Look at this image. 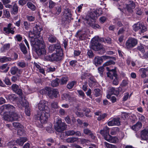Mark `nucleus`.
Instances as JSON below:
<instances>
[{"label": "nucleus", "mask_w": 148, "mask_h": 148, "mask_svg": "<svg viewBox=\"0 0 148 148\" xmlns=\"http://www.w3.org/2000/svg\"><path fill=\"white\" fill-rule=\"evenodd\" d=\"M103 66H102L100 67H99L98 69V70L99 72V73L100 75L101 76H102L103 75V73L104 71V68L103 67Z\"/></svg>", "instance_id": "09e8293b"}, {"label": "nucleus", "mask_w": 148, "mask_h": 148, "mask_svg": "<svg viewBox=\"0 0 148 148\" xmlns=\"http://www.w3.org/2000/svg\"><path fill=\"white\" fill-rule=\"evenodd\" d=\"M12 90L15 92L17 91L18 88V86L16 84H13L12 86Z\"/></svg>", "instance_id": "8fccbe9b"}, {"label": "nucleus", "mask_w": 148, "mask_h": 148, "mask_svg": "<svg viewBox=\"0 0 148 148\" xmlns=\"http://www.w3.org/2000/svg\"><path fill=\"white\" fill-rule=\"evenodd\" d=\"M104 130L105 134H109V128L107 126H106L104 127L103 128V130Z\"/></svg>", "instance_id": "69168bd1"}, {"label": "nucleus", "mask_w": 148, "mask_h": 148, "mask_svg": "<svg viewBox=\"0 0 148 148\" xmlns=\"http://www.w3.org/2000/svg\"><path fill=\"white\" fill-rule=\"evenodd\" d=\"M103 62V60L101 57L97 56L95 58L93 63L96 66L101 64Z\"/></svg>", "instance_id": "aec40b11"}, {"label": "nucleus", "mask_w": 148, "mask_h": 148, "mask_svg": "<svg viewBox=\"0 0 148 148\" xmlns=\"http://www.w3.org/2000/svg\"><path fill=\"white\" fill-rule=\"evenodd\" d=\"M48 40L51 42H53L56 41V38L53 36H50L48 38Z\"/></svg>", "instance_id": "6e6d98bb"}, {"label": "nucleus", "mask_w": 148, "mask_h": 148, "mask_svg": "<svg viewBox=\"0 0 148 148\" xmlns=\"http://www.w3.org/2000/svg\"><path fill=\"white\" fill-rule=\"evenodd\" d=\"M56 3L51 0L49 1V8L50 9L53 8L55 5Z\"/></svg>", "instance_id": "79ce46f5"}, {"label": "nucleus", "mask_w": 148, "mask_h": 148, "mask_svg": "<svg viewBox=\"0 0 148 148\" xmlns=\"http://www.w3.org/2000/svg\"><path fill=\"white\" fill-rule=\"evenodd\" d=\"M119 119V118H117L110 119L108 123V125L109 126L119 125H120Z\"/></svg>", "instance_id": "4468645a"}, {"label": "nucleus", "mask_w": 148, "mask_h": 148, "mask_svg": "<svg viewBox=\"0 0 148 148\" xmlns=\"http://www.w3.org/2000/svg\"><path fill=\"white\" fill-rule=\"evenodd\" d=\"M106 116V114H103L100 115L98 118L97 119L98 121H101L104 119Z\"/></svg>", "instance_id": "0e129e2a"}, {"label": "nucleus", "mask_w": 148, "mask_h": 148, "mask_svg": "<svg viewBox=\"0 0 148 148\" xmlns=\"http://www.w3.org/2000/svg\"><path fill=\"white\" fill-rule=\"evenodd\" d=\"M15 28V27H14L13 28H9L4 27L3 29V30L4 31L6 34L11 33L12 34H13L14 33V31L13 30L14 28Z\"/></svg>", "instance_id": "bb28decb"}, {"label": "nucleus", "mask_w": 148, "mask_h": 148, "mask_svg": "<svg viewBox=\"0 0 148 148\" xmlns=\"http://www.w3.org/2000/svg\"><path fill=\"white\" fill-rule=\"evenodd\" d=\"M118 141L119 139L117 137L111 136V138L109 142L112 143H115L117 142Z\"/></svg>", "instance_id": "ea45409f"}, {"label": "nucleus", "mask_w": 148, "mask_h": 148, "mask_svg": "<svg viewBox=\"0 0 148 148\" xmlns=\"http://www.w3.org/2000/svg\"><path fill=\"white\" fill-rule=\"evenodd\" d=\"M18 12V7L16 5H14L12 9V13L15 14H16Z\"/></svg>", "instance_id": "e433bc0d"}, {"label": "nucleus", "mask_w": 148, "mask_h": 148, "mask_svg": "<svg viewBox=\"0 0 148 148\" xmlns=\"http://www.w3.org/2000/svg\"><path fill=\"white\" fill-rule=\"evenodd\" d=\"M27 1V0H20L18 3L19 5L23 6L25 4Z\"/></svg>", "instance_id": "680f3d73"}, {"label": "nucleus", "mask_w": 148, "mask_h": 148, "mask_svg": "<svg viewBox=\"0 0 148 148\" xmlns=\"http://www.w3.org/2000/svg\"><path fill=\"white\" fill-rule=\"evenodd\" d=\"M113 81V84L115 85H118L119 84V81L117 78V75L114 77Z\"/></svg>", "instance_id": "5fc2aeb1"}, {"label": "nucleus", "mask_w": 148, "mask_h": 148, "mask_svg": "<svg viewBox=\"0 0 148 148\" xmlns=\"http://www.w3.org/2000/svg\"><path fill=\"white\" fill-rule=\"evenodd\" d=\"M137 43V40L133 38H129L125 44L126 47L128 49H131L135 46Z\"/></svg>", "instance_id": "9b49d317"}, {"label": "nucleus", "mask_w": 148, "mask_h": 148, "mask_svg": "<svg viewBox=\"0 0 148 148\" xmlns=\"http://www.w3.org/2000/svg\"><path fill=\"white\" fill-rule=\"evenodd\" d=\"M100 133L104 137V139L107 141L109 142L111 138V136L109 135V134H105L104 130H101L100 131Z\"/></svg>", "instance_id": "393cba45"}, {"label": "nucleus", "mask_w": 148, "mask_h": 148, "mask_svg": "<svg viewBox=\"0 0 148 148\" xmlns=\"http://www.w3.org/2000/svg\"><path fill=\"white\" fill-rule=\"evenodd\" d=\"M34 64L37 68V70L39 71L40 73L42 74H44L45 72L44 70L43 69V68L41 67L39 64L36 63L34 62Z\"/></svg>", "instance_id": "c85d7f7f"}, {"label": "nucleus", "mask_w": 148, "mask_h": 148, "mask_svg": "<svg viewBox=\"0 0 148 148\" xmlns=\"http://www.w3.org/2000/svg\"><path fill=\"white\" fill-rule=\"evenodd\" d=\"M75 132L73 130H69L66 131L65 134L67 136H72L75 134Z\"/></svg>", "instance_id": "603ef678"}, {"label": "nucleus", "mask_w": 148, "mask_h": 148, "mask_svg": "<svg viewBox=\"0 0 148 148\" xmlns=\"http://www.w3.org/2000/svg\"><path fill=\"white\" fill-rule=\"evenodd\" d=\"M56 11L54 13V14H59L60 13L61 11V8L60 6H58L56 8Z\"/></svg>", "instance_id": "864d4df0"}, {"label": "nucleus", "mask_w": 148, "mask_h": 148, "mask_svg": "<svg viewBox=\"0 0 148 148\" xmlns=\"http://www.w3.org/2000/svg\"><path fill=\"white\" fill-rule=\"evenodd\" d=\"M88 30L86 29H83L78 31L76 34V36L80 40H82L87 37Z\"/></svg>", "instance_id": "6e6552de"}, {"label": "nucleus", "mask_w": 148, "mask_h": 148, "mask_svg": "<svg viewBox=\"0 0 148 148\" xmlns=\"http://www.w3.org/2000/svg\"><path fill=\"white\" fill-rule=\"evenodd\" d=\"M4 82L7 85H10L11 84V83L8 77H6L5 78L4 80Z\"/></svg>", "instance_id": "774afa93"}, {"label": "nucleus", "mask_w": 148, "mask_h": 148, "mask_svg": "<svg viewBox=\"0 0 148 148\" xmlns=\"http://www.w3.org/2000/svg\"><path fill=\"white\" fill-rule=\"evenodd\" d=\"M19 45L21 51L24 54H26L27 52V51L26 50V48L25 45L22 43H20Z\"/></svg>", "instance_id": "7c9ffc66"}, {"label": "nucleus", "mask_w": 148, "mask_h": 148, "mask_svg": "<svg viewBox=\"0 0 148 148\" xmlns=\"http://www.w3.org/2000/svg\"><path fill=\"white\" fill-rule=\"evenodd\" d=\"M134 30L137 31L140 29L141 33H143L147 30V28L142 23L138 22L133 26Z\"/></svg>", "instance_id": "9d476101"}, {"label": "nucleus", "mask_w": 148, "mask_h": 148, "mask_svg": "<svg viewBox=\"0 0 148 148\" xmlns=\"http://www.w3.org/2000/svg\"><path fill=\"white\" fill-rule=\"evenodd\" d=\"M27 5L28 7L32 11H34L36 9L35 6L30 2L27 3Z\"/></svg>", "instance_id": "f704fd0d"}, {"label": "nucleus", "mask_w": 148, "mask_h": 148, "mask_svg": "<svg viewBox=\"0 0 148 148\" xmlns=\"http://www.w3.org/2000/svg\"><path fill=\"white\" fill-rule=\"evenodd\" d=\"M138 117L139 120L142 123H144L145 122L146 119L145 117L143 115L140 114L138 115Z\"/></svg>", "instance_id": "c9c22d12"}, {"label": "nucleus", "mask_w": 148, "mask_h": 148, "mask_svg": "<svg viewBox=\"0 0 148 148\" xmlns=\"http://www.w3.org/2000/svg\"><path fill=\"white\" fill-rule=\"evenodd\" d=\"M106 69L108 71V72L107 73L108 77H109L111 79H114V77L116 76L117 75L115 69H110L108 67H107Z\"/></svg>", "instance_id": "2eb2a0df"}, {"label": "nucleus", "mask_w": 148, "mask_h": 148, "mask_svg": "<svg viewBox=\"0 0 148 148\" xmlns=\"http://www.w3.org/2000/svg\"><path fill=\"white\" fill-rule=\"evenodd\" d=\"M38 107L40 112H45L49 111V109L47 106V102L45 100H41L38 104Z\"/></svg>", "instance_id": "1a4fd4ad"}, {"label": "nucleus", "mask_w": 148, "mask_h": 148, "mask_svg": "<svg viewBox=\"0 0 148 148\" xmlns=\"http://www.w3.org/2000/svg\"><path fill=\"white\" fill-rule=\"evenodd\" d=\"M115 64V63L114 61L110 60L104 63L103 64V66L105 67L106 66H109L110 65H111V64Z\"/></svg>", "instance_id": "c03bdc74"}, {"label": "nucleus", "mask_w": 148, "mask_h": 148, "mask_svg": "<svg viewBox=\"0 0 148 148\" xmlns=\"http://www.w3.org/2000/svg\"><path fill=\"white\" fill-rule=\"evenodd\" d=\"M76 83L75 81H72L67 84V87L69 89H71Z\"/></svg>", "instance_id": "a19ab883"}, {"label": "nucleus", "mask_w": 148, "mask_h": 148, "mask_svg": "<svg viewBox=\"0 0 148 148\" xmlns=\"http://www.w3.org/2000/svg\"><path fill=\"white\" fill-rule=\"evenodd\" d=\"M10 47V44H5L4 46L1 48V50L2 52L5 51L6 50H8Z\"/></svg>", "instance_id": "72a5a7b5"}, {"label": "nucleus", "mask_w": 148, "mask_h": 148, "mask_svg": "<svg viewBox=\"0 0 148 148\" xmlns=\"http://www.w3.org/2000/svg\"><path fill=\"white\" fill-rule=\"evenodd\" d=\"M94 21V19H93V20L91 18H89L88 16H86L85 20L86 23L93 28L94 29L99 28L100 27V26L97 24L95 23Z\"/></svg>", "instance_id": "ddd939ff"}, {"label": "nucleus", "mask_w": 148, "mask_h": 148, "mask_svg": "<svg viewBox=\"0 0 148 148\" xmlns=\"http://www.w3.org/2000/svg\"><path fill=\"white\" fill-rule=\"evenodd\" d=\"M27 140L26 138L22 137L17 139L16 140V143L20 146H22L23 143Z\"/></svg>", "instance_id": "5701e85b"}, {"label": "nucleus", "mask_w": 148, "mask_h": 148, "mask_svg": "<svg viewBox=\"0 0 148 148\" xmlns=\"http://www.w3.org/2000/svg\"><path fill=\"white\" fill-rule=\"evenodd\" d=\"M19 71L18 69L16 66L12 67L10 69V73L12 75L16 74Z\"/></svg>", "instance_id": "2f4dec72"}, {"label": "nucleus", "mask_w": 148, "mask_h": 148, "mask_svg": "<svg viewBox=\"0 0 148 148\" xmlns=\"http://www.w3.org/2000/svg\"><path fill=\"white\" fill-rule=\"evenodd\" d=\"M95 93V95L96 97L99 96L100 95V90L99 89H96L94 90Z\"/></svg>", "instance_id": "052dcab7"}, {"label": "nucleus", "mask_w": 148, "mask_h": 148, "mask_svg": "<svg viewBox=\"0 0 148 148\" xmlns=\"http://www.w3.org/2000/svg\"><path fill=\"white\" fill-rule=\"evenodd\" d=\"M135 7V3L132 1H129L126 4V8L130 12L132 11V9H134Z\"/></svg>", "instance_id": "dca6fc26"}, {"label": "nucleus", "mask_w": 148, "mask_h": 148, "mask_svg": "<svg viewBox=\"0 0 148 148\" xmlns=\"http://www.w3.org/2000/svg\"><path fill=\"white\" fill-rule=\"evenodd\" d=\"M21 103L23 106L25 107V112L26 115L28 116H29L30 115V109L29 108H27L29 105L28 103L25 100L22 102V104Z\"/></svg>", "instance_id": "6ab92c4d"}, {"label": "nucleus", "mask_w": 148, "mask_h": 148, "mask_svg": "<svg viewBox=\"0 0 148 148\" xmlns=\"http://www.w3.org/2000/svg\"><path fill=\"white\" fill-rule=\"evenodd\" d=\"M17 64L18 66L22 68L24 67L25 66V63L23 62H18Z\"/></svg>", "instance_id": "13d9d810"}, {"label": "nucleus", "mask_w": 148, "mask_h": 148, "mask_svg": "<svg viewBox=\"0 0 148 148\" xmlns=\"http://www.w3.org/2000/svg\"><path fill=\"white\" fill-rule=\"evenodd\" d=\"M63 15L66 19L68 20L71 19L72 16L70 11L67 9H65L64 11Z\"/></svg>", "instance_id": "412c9836"}, {"label": "nucleus", "mask_w": 148, "mask_h": 148, "mask_svg": "<svg viewBox=\"0 0 148 148\" xmlns=\"http://www.w3.org/2000/svg\"><path fill=\"white\" fill-rule=\"evenodd\" d=\"M7 99H8L9 100H14L15 98V95L14 94H12L6 97Z\"/></svg>", "instance_id": "4d7b16f0"}, {"label": "nucleus", "mask_w": 148, "mask_h": 148, "mask_svg": "<svg viewBox=\"0 0 148 148\" xmlns=\"http://www.w3.org/2000/svg\"><path fill=\"white\" fill-rule=\"evenodd\" d=\"M66 128L65 123L62 122L60 118H57L55 125V130L58 132H61L64 130Z\"/></svg>", "instance_id": "0eeeda50"}, {"label": "nucleus", "mask_w": 148, "mask_h": 148, "mask_svg": "<svg viewBox=\"0 0 148 148\" xmlns=\"http://www.w3.org/2000/svg\"><path fill=\"white\" fill-rule=\"evenodd\" d=\"M14 127L16 128H23V126L18 122H15L13 123Z\"/></svg>", "instance_id": "a18cd8bd"}, {"label": "nucleus", "mask_w": 148, "mask_h": 148, "mask_svg": "<svg viewBox=\"0 0 148 148\" xmlns=\"http://www.w3.org/2000/svg\"><path fill=\"white\" fill-rule=\"evenodd\" d=\"M12 59L9 57L4 56L0 57V62L2 63H4L8 61H10Z\"/></svg>", "instance_id": "a878e982"}, {"label": "nucleus", "mask_w": 148, "mask_h": 148, "mask_svg": "<svg viewBox=\"0 0 148 148\" xmlns=\"http://www.w3.org/2000/svg\"><path fill=\"white\" fill-rule=\"evenodd\" d=\"M102 14L101 9H99L91 11L89 14V15L87 16H88L89 18H91L93 20V19H95V18L99 16Z\"/></svg>", "instance_id": "f8f14e48"}, {"label": "nucleus", "mask_w": 148, "mask_h": 148, "mask_svg": "<svg viewBox=\"0 0 148 148\" xmlns=\"http://www.w3.org/2000/svg\"><path fill=\"white\" fill-rule=\"evenodd\" d=\"M68 80V79L67 77H63L61 79L60 83L61 84H66Z\"/></svg>", "instance_id": "58836bf2"}, {"label": "nucleus", "mask_w": 148, "mask_h": 148, "mask_svg": "<svg viewBox=\"0 0 148 148\" xmlns=\"http://www.w3.org/2000/svg\"><path fill=\"white\" fill-rule=\"evenodd\" d=\"M83 132L85 134L89 135L92 139H95L96 137L95 134L88 129L87 128L84 129Z\"/></svg>", "instance_id": "f3484780"}, {"label": "nucleus", "mask_w": 148, "mask_h": 148, "mask_svg": "<svg viewBox=\"0 0 148 148\" xmlns=\"http://www.w3.org/2000/svg\"><path fill=\"white\" fill-rule=\"evenodd\" d=\"M40 93L42 94H46L49 98H53L54 97H57L59 92L57 89H51L49 87H46L44 89L41 90Z\"/></svg>", "instance_id": "20e7f679"}, {"label": "nucleus", "mask_w": 148, "mask_h": 148, "mask_svg": "<svg viewBox=\"0 0 148 148\" xmlns=\"http://www.w3.org/2000/svg\"><path fill=\"white\" fill-rule=\"evenodd\" d=\"M30 23L27 21H25L23 22V25L25 28L26 30H28L30 28Z\"/></svg>", "instance_id": "49530a36"}, {"label": "nucleus", "mask_w": 148, "mask_h": 148, "mask_svg": "<svg viewBox=\"0 0 148 148\" xmlns=\"http://www.w3.org/2000/svg\"><path fill=\"white\" fill-rule=\"evenodd\" d=\"M3 14L6 17L8 18L10 16V13L7 10H3Z\"/></svg>", "instance_id": "e2e57ef3"}, {"label": "nucleus", "mask_w": 148, "mask_h": 148, "mask_svg": "<svg viewBox=\"0 0 148 148\" xmlns=\"http://www.w3.org/2000/svg\"><path fill=\"white\" fill-rule=\"evenodd\" d=\"M41 31L40 27L36 25L34 28L33 31L29 33V36L31 38V45L34 48L36 53L39 56L44 55L46 53L43 39L40 36Z\"/></svg>", "instance_id": "f257e3e1"}, {"label": "nucleus", "mask_w": 148, "mask_h": 148, "mask_svg": "<svg viewBox=\"0 0 148 148\" xmlns=\"http://www.w3.org/2000/svg\"><path fill=\"white\" fill-rule=\"evenodd\" d=\"M77 140L78 138H76L72 137L68 138L66 139V140L68 143H72L77 141Z\"/></svg>", "instance_id": "4c0bfd02"}, {"label": "nucleus", "mask_w": 148, "mask_h": 148, "mask_svg": "<svg viewBox=\"0 0 148 148\" xmlns=\"http://www.w3.org/2000/svg\"><path fill=\"white\" fill-rule=\"evenodd\" d=\"M80 141L81 143L82 144H87L89 142L88 140L84 139H81Z\"/></svg>", "instance_id": "bf43d9fd"}, {"label": "nucleus", "mask_w": 148, "mask_h": 148, "mask_svg": "<svg viewBox=\"0 0 148 148\" xmlns=\"http://www.w3.org/2000/svg\"><path fill=\"white\" fill-rule=\"evenodd\" d=\"M26 18L27 20L29 22H33L35 20V17L33 15H27Z\"/></svg>", "instance_id": "473e14b6"}, {"label": "nucleus", "mask_w": 148, "mask_h": 148, "mask_svg": "<svg viewBox=\"0 0 148 148\" xmlns=\"http://www.w3.org/2000/svg\"><path fill=\"white\" fill-rule=\"evenodd\" d=\"M9 69V67L8 66L7 64H3L0 66V69L2 71H3L5 72L8 71Z\"/></svg>", "instance_id": "cd10ccee"}, {"label": "nucleus", "mask_w": 148, "mask_h": 148, "mask_svg": "<svg viewBox=\"0 0 148 148\" xmlns=\"http://www.w3.org/2000/svg\"><path fill=\"white\" fill-rule=\"evenodd\" d=\"M16 40L18 41H20L21 40L22 38L21 36L19 34L16 35L15 37Z\"/></svg>", "instance_id": "338daca9"}, {"label": "nucleus", "mask_w": 148, "mask_h": 148, "mask_svg": "<svg viewBox=\"0 0 148 148\" xmlns=\"http://www.w3.org/2000/svg\"><path fill=\"white\" fill-rule=\"evenodd\" d=\"M142 123L139 122H138L132 126V129L135 131H137L140 129L142 127Z\"/></svg>", "instance_id": "4be33fe9"}, {"label": "nucleus", "mask_w": 148, "mask_h": 148, "mask_svg": "<svg viewBox=\"0 0 148 148\" xmlns=\"http://www.w3.org/2000/svg\"><path fill=\"white\" fill-rule=\"evenodd\" d=\"M147 71V68H143L139 69V72L142 77L144 78L146 77V73Z\"/></svg>", "instance_id": "b1692460"}, {"label": "nucleus", "mask_w": 148, "mask_h": 148, "mask_svg": "<svg viewBox=\"0 0 148 148\" xmlns=\"http://www.w3.org/2000/svg\"><path fill=\"white\" fill-rule=\"evenodd\" d=\"M49 112V111L39 112L36 115L37 119L40 120L42 123H45L50 116Z\"/></svg>", "instance_id": "39448f33"}, {"label": "nucleus", "mask_w": 148, "mask_h": 148, "mask_svg": "<svg viewBox=\"0 0 148 148\" xmlns=\"http://www.w3.org/2000/svg\"><path fill=\"white\" fill-rule=\"evenodd\" d=\"M141 137L144 140L148 139V129H145L141 132Z\"/></svg>", "instance_id": "a211bd4d"}, {"label": "nucleus", "mask_w": 148, "mask_h": 148, "mask_svg": "<svg viewBox=\"0 0 148 148\" xmlns=\"http://www.w3.org/2000/svg\"><path fill=\"white\" fill-rule=\"evenodd\" d=\"M15 108L14 106L9 104H4L0 108V114L2 112L5 113H9V114L4 115L3 119L5 120L12 122L13 121L17 120L19 117L14 112Z\"/></svg>", "instance_id": "f03ea898"}, {"label": "nucleus", "mask_w": 148, "mask_h": 148, "mask_svg": "<svg viewBox=\"0 0 148 148\" xmlns=\"http://www.w3.org/2000/svg\"><path fill=\"white\" fill-rule=\"evenodd\" d=\"M59 79H56L54 80H53L51 83V85L53 87H56L58 85L59 83L58 80Z\"/></svg>", "instance_id": "37998d69"}, {"label": "nucleus", "mask_w": 148, "mask_h": 148, "mask_svg": "<svg viewBox=\"0 0 148 148\" xmlns=\"http://www.w3.org/2000/svg\"><path fill=\"white\" fill-rule=\"evenodd\" d=\"M57 50L56 53H53L51 55L45 56L46 59L50 61H58L62 59L63 54L62 50L60 45L57 46Z\"/></svg>", "instance_id": "7ed1b4c3"}, {"label": "nucleus", "mask_w": 148, "mask_h": 148, "mask_svg": "<svg viewBox=\"0 0 148 148\" xmlns=\"http://www.w3.org/2000/svg\"><path fill=\"white\" fill-rule=\"evenodd\" d=\"M104 144L106 148H116V146L109 144L107 142H105Z\"/></svg>", "instance_id": "de8ad7c7"}, {"label": "nucleus", "mask_w": 148, "mask_h": 148, "mask_svg": "<svg viewBox=\"0 0 148 148\" xmlns=\"http://www.w3.org/2000/svg\"><path fill=\"white\" fill-rule=\"evenodd\" d=\"M131 95V94H130V95L129 96V94L128 93H125L123 97V100L124 101H125L129 98L130 97Z\"/></svg>", "instance_id": "3c124183"}, {"label": "nucleus", "mask_w": 148, "mask_h": 148, "mask_svg": "<svg viewBox=\"0 0 148 148\" xmlns=\"http://www.w3.org/2000/svg\"><path fill=\"white\" fill-rule=\"evenodd\" d=\"M99 38L98 36H95L93 38L91 41L92 43V48L95 51L102 50V52L104 53L105 51L103 48L102 45L99 43Z\"/></svg>", "instance_id": "423d86ee"}, {"label": "nucleus", "mask_w": 148, "mask_h": 148, "mask_svg": "<svg viewBox=\"0 0 148 148\" xmlns=\"http://www.w3.org/2000/svg\"><path fill=\"white\" fill-rule=\"evenodd\" d=\"M58 45H60L59 44H57L56 45H50L48 49L49 52H51L54 51L55 49L56 50V52L57 46Z\"/></svg>", "instance_id": "c756f323"}]
</instances>
